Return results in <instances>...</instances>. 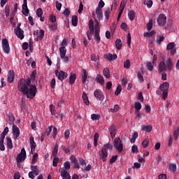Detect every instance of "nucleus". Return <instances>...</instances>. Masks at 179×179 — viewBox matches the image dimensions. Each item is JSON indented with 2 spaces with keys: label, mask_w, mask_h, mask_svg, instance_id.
Wrapping results in <instances>:
<instances>
[{
  "label": "nucleus",
  "mask_w": 179,
  "mask_h": 179,
  "mask_svg": "<svg viewBox=\"0 0 179 179\" xmlns=\"http://www.w3.org/2000/svg\"><path fill=\"white\" fill-rule=\"evenodd\" d=\"M17 89L19 92H22V94H26L27 99H34L37 94V87L31 85V80L22 78L17 83Z\"/></svg>",
  "instance_id": "f257e3e1"
},
{
  "label": "nucleus",
  "mask_w": 179,
  "mask_h": 179,
  "mask_svg": "<svg viewBox=\"0 0 179 179\" xmlns=\"http://www.w3.org/2000/svg\"><path fill=\"white\" fill-rule=\"evenodd\" d=\"M90 30L87 32L88 40H92V36L94 34V40L98 43H100V27H99V22H96L95 24L92 20H90L88 23Z\"/></svg>",
  "instance_id": "f03ea898"
},
{
  "label": "nucleus",
  "mask_w": 179,
  "mask_h": 179,
  "mask_svg": "<svg viewBox=\"0 0 179 179\" xmlns=\"http://www.w3.org/2000/svg\"><path fill=\"white\" fill-rule=\"evenodd\" d=\"M113 150V145L111 144L104 145L101 153V159H102L103 162H106V160H107V157H108V153L107 152V150Z\"/></svg>",
  "instance_id": "7ed1b4c3"
},
{
  "label": "nucleus",
  "mask_w": 179,
  "mask_h": 179,
  "mask_svg": "<svg viewBox=\"0 0 179 179\" xmlns=\"http://www.w3.org/2000/svg\"><path fill=\"white\" fill-rule=\"evenodd\" d=\"M169 87H170V84L168 82H165L160 85L159 89L162 91V99L166 100L167 96H169Z\"/></svg>",
  "instance_id": "20e7f679"
},
{
  "label": "nucleus",
  "mask_w": 179,
  "mask_h": 179,
  "mask_svg": "<svg viewBox=\"0 0 179 179\" xmlns=\"http://www.w3.org/2000/svg\"><path fill=\"white\" fill-rule=\"evenodd\" d=\"M26 150L24 148H22L21 152L17 154L16 157L17 164H19V163H22V162H24V160H26Z\"/></svg>",
  "instance_id": "39448f33"
},
{
  "label": "nucleus",
  "mask_w": 179,
  "mask_h": 179,
  "mask_svg": "<svg viewBox=\"0 0 179 179\" xmlns=\"http://www.w3.org/2000/svg\"><path fill=\"white\" fill-rule=\"evenodd\" d=\"M66 45H68V42L66 41V39L64 38L59 48L60 57H63L64 55H66Z\"/></svg>",
  "instance_id": "423d86ee"
},
{
  "label": "nucleus",
  "mask_w": 179,
  "mask_h": 179,
  "mask_svg": "<svg viewBox=\"0 0 179 179\" xmlns=\"http://www.w3.org/2000/svg\"><path fill=\"white\" fill-rule=\"evenodd\" d=\"M113 146L115 148L117 152H119V153H121L124 149L122 143H121V139L120 138H115Z\"/></svg>",
  "instance_id": "0eeeda50"
},
{
  "label": "nucleus",
  "mask_w": 179,
  "mask_h": 179,
  "mask_svg": "<svg viewBox=\"0 0 179 179\" xmlns=\"http://www.w3.org/2000/svg\"><path fill=\"white\" fill-rule=\"evenodd\" d=\"M2 48L5 54H9L10 52V48L9 47V42H8V39L3 38L1 41Z\"/></svg>",
  "instance_id": "6e6552de"
},
{
  "label": "nucleus",
  "mask_w": 179,
  "mask_h": 179,
  "mask_svg": "<svg viewBox=\"0 0 179 179\" xmlns=\"http://www.w3.org/2000/svg\"><path fill=\"white\" fill-rule=\"evenodd\" d=\"M56 76H57V79L59 80H64V79H66L68 78V73L64 72V71H59L58 70H55V71Z\"/></svg>",
  "instance_id": "1a4fd4ad"
},
{
  "label": "nucleus",
  "mask_w": 179,
  "mask_h": 179,
  "mask_svg": "<svg viewBox=\"0 0 179 179\" xmlns=\"http://www.w3.org/2000/svg\"><path fill=\"white\" fill-rule=\"evenodd\" d=\"M14 33H15V35L20 40H23V38H24V31H23V29H20L19 25L14 29Z\"/></svg>",
  "instance_id": "9d476101"
},
{
  "label": "nucleus",
  "mask_w": 179,
  "mask_h": 179,
  "mask_svg": "<svg viewBox=\"0 0 179 179\" xmlns=\"http://www.w3.org/2000/svg\"><path fill=\"white\" fill-rule=\"evenodd\" d=\"M94 96L99 101H103V100H104V94H103V92L101 91L100 89H96L94 92Z\"/></svg>",
  "instance_id": "9b49d317"
},
{
  "label": "nucleus",
  "mask_w": 179,
  "mask_h": 179,
  "mask_svg": "<svg viewBox=\"0 0 179 179\" xmlns=\"http://www.w3.org/2000/svg\"><path fill=\"white\" fill-rule=\"evenodd\" d=\"M59 173H61V177L62 179H71V175L68 173V171L65 170L64 168L59 169Z\"/></svg>",
  "instance_id": "f8f14e48"
},
{
  "label": "nucleus",
  "mask_w": 179,
  "mask_h": 179,
  "mask_svg": "<svg viewBox=\"0 0 179 179\" xmlns=\"http://www.w3.org/2000/svg\"><path fill=\"white\" fill-rule=\"evenodd\" d=\"M166 17L164 14H160L157 19L159 26H164L166 24Z\"/></svg>",
  "instance_id": "ddd939ff"
},
{
  "label": "nucleus",
  "mask_w": 179,
  "mask_h": 179,
  "mask_svg": "<svg viewBox=\"0 0 179 179\" xmlns=\"http://www.w3.org/2000/svg\"><path fill=\"white\" fill-rule=\"evenodd\" d=\"M13 134L14 139H17L20 135V129L15 124L13 125Z\"/></svg>",
  "instance_id": "4468645a"
},
{
  "label": "nucleus",
  "mask_w": 179,
  "mask_h": 179,
  "mask_svg": "<svg viewBox=\"0 0 179 179\" xmlns=\"http://www.w3.org/2000/svg\"><path fill=\"white\" fill-rule=\"evenodd\" d=\"M13 80H15V71L10 70L8 74L7 82L8 83H13Z\"/></svg>",
  "instance_id": "2eb2a0df"
},
{
  "label": "nucleus",
  "mask_w": 179,
  "mask_h": 179,
  "mask_svg": "<svg viewBox=\"0 0 179 179\" xmlns=\"http://www.w3.org/2000/svg\"><path fill=\"white\" fill-rule=\"evenodd\" d=\"M22 13L24 16H29V8H27V0H23Z\"/></svg>",
  "instance_id": "dca6fc26"
},
{
  "label": "nucleus",
  "mask_w": 179,
  "mask_h": 179,
  "mask_svg": "<svg viewBox=\"0 0 179 179\" xmlns=\"http://www.w3.org/2000/svg\"><path fill=\"white\" fill-rule=\"evenodd\" d=\"M29 143L31 147V153L33 155L36 150V142H34V137L31 136L29 138Z\"/></svg>",
  "instance_id": "f3484780"
},
{
  "label": "nucleus",
  "mask_w": 179,
  "mask_h": 179,
  "mask_svg": "<svg viewBox=\"0 0 179 179\" xmlns=\"http://www.w3.org/2000/svg\"><path fill=\"white\" fill-rule=\"evenodd\" d=\"M104 58L108 59V61H115V59L117 58V56L115 54L108 53L105 55Z\"/></svg>",
  "instance_id": "a211bd4d"
},
{
  "label": "nucleus",
  "mask_w": 179,
  "mask_h": 179,
  "mask_svg": "<svg viewBox=\"0 0 179 179\" xmlns=\"http://www.w3.org/2000/svg\"><path fill=\"white\" fill-rule=\"evenodd\" d=\"M8 132H9V128L6 127L1 134L0 142H3V140L5 139V136H6V135H8Z\"/></svg>",
  "instance_id": "6ab92c4d"
},
{
  "label": "nucleus",
  "mask_w": 179,
  "mask_h": 179,
  "mask_svg": "<svg viewBox=\"0 0 179 179\" xmlns=\"http://www.w3.org/2000/svg\"><path fill=\"white\" fill-rule=\"evenodd\" d=\"M109 132L110 134V136L112 138H115V134H116V128H115V125H112L110 128H109Z\"/></svg>",
  "instance_id": "aec40b11"
},
{
  "label": "nucleus",
  "mask_w": 179,
  "mask_h": 179,
  "mask_svg": "<svg viewBox=\"0 0 179 179\" xmlns=\"http://www.w3.org/2000/svg\"><path fill=\"white\" fill-rule=\"evenodd\" d=\"M96 15L98 20H100L103 17V10L100 8H96Z\"/></svg>",
  "instance_id": "412c9836"
},
{
  "label": "nucleus",
  "mask_w": 179,
  "mask_h": 179,
  "mask_svg": "<svg viewBox=\"0 0 179 179\" xmlns=\"http://www.w3.org/2000/svg\"><path fill=\"white\" fill-rule=\"evenodd\" d=\"M135 16H136V13L134 10H129L128 13V17L131 22H134L135 19Z\"/></svg>",
  "instance_id": "4be33fe9"
},
{
  "label": "nucleus",
  "mask_w": 179,
  "mask_h": 179,
  "mask_svg": "<svg viewBox=\"0 0 179 179\" xmlns=\"http://www.w3.org/2000/svg\"><path fill=\"white\" fill-rule=\"evenodd\" d=\"M31 172L34 173L35 176H38L40 174V171L38 170V166L32 165L31 166Z\"/></svg>",
  "instance_id": "5701e85b"
},
{
  "label": "nucleus",
  "mask_w": 179,
  "mask_h": 179,
  "mask_svg": "<svg viewBox=\"0 0 179 179\" xmlns=\"http://www.w3.org/2000/svg\"><path fill=\"white\" fill-rule=\"evenodd\" d=\"M6 139L7 148L8 149H13V143L12 142V139L9 137H7Z\"/></svg>",
  "instance_id": "b1692460"
},
{
  "label": "nucleus",
  "mask_w": 179,
  "mask_h": 179,
  "mask_svg": "<svg viewBox=\"0 0 179 179\" xmlns=\"http://www.w3.org/2000/svg\"><path fill=\"white\" fill-rule=\"evenodd\" d=\"M159 72H164V71H167V67H166V63L164 62H161L159 66Z\"/></svg>",
  "instance_id": "393cba45"
},
{
  "label": "nucleus",
  "mask_w": 179,
  "mask_h": 179,
  "mask_svg": "<svg viewBox=\"0 0 179 179\" xmlns=\"http://www.w3.org/2000/svg\"><path fill=\"white\" fill-rule=\"evenodd\" d=\"M83 101L85 103L86 106H89L90 104V102L89 101V98L87 97V94L86 92L83 93Z\"/></svg>",
  "instance_id": "a878e982"
},
{
  "label": "nucleus",
  "mask_w": 179,
  "mask_h": 179,
  "mask_svg": "<svg viewBox=\"0 0 179 179\" xmlns=\"http://www.w3.org/2000/svg\"><path fill=\"white\" fill-rule=\"evenodd\" d=\"M141 129H143V131H145V132H151L152 129H153V127L150 125H143L141 126Z\"/></svg>",
  "instance_id": "bb28decb"
},
{
  "label": "nucleus",
  "mask_w": 179,
  "mask_h": 179,
  "mask_svg": "<svg viewBox=\"0 0 179 179\" xmlns=\"http://www.w3.org/2000/svg\"><path fill=\"white\" fill-rule=\"evenodd\" d=\"M96 79L98 83H100V85H104V78H103V76L97 74Z\"/></svg>",
  "instance_id": "cd10ccee"
},
{
  "label": "nucleus",
  "mask_w": 179,
  "mask_h": 179,
  "mask_svg": "<svg viewBox=\"0 0 179 179\" xmlns=\"http://www.w3.org/2000/svg\"><path fill=\"white\" fill-rule=\"evenodd\" d=\"M115 47L117 50H121V48H122V41L120 39H116Z\"/></svg>",
  "instance_id": "c85d7f7f"
},
{
  "label": "nucleus",
  "mask_w": 179,
  "mask_h": 179,
  "mask_svg": "<svg viewBox=\"0 0 179 179\" xmlns=\"http://www.w3.org/2000/svg\"><path fill=\"white\" fill-rule=\"evenodd\" d=\"M103 76L108 79L110 78V69L108 68H105L103 71Z\"/></svg>",
  "instance_id": "c756f323"
},
{
  "label": "nucleus",
  "mask_w": 179,
  "mask_h": 179,
  "mask_svg": "<svg viewBox=\"0 0 179 179\" xmlns=\"http://www.w3.org/2000/svg\"><path fill=\"white\" fill-rule=\"evenodd\" d=\"M75 80H76V74H71L69 76L70 85H73V83H75Z\"/></svg>",
  "instance_id": "7c9ffc66"
},
{
  "label": "nucleus",
  "mask_w": 179,
  "mask_h": 179,
  "mask_svg": "<svg viewBox=\"0 0 179 179\" xmlns=\"http://www.w3.org/2000/svg\"><path fill=\"white\" fill-rule=\"evenodd\" d=\"M163 41H164V36L162 35L157 36V44H158V45H160Z\"/></svg>",
  "instance_id": "2f4dec72"
},
{
  "label": "nucleus",
  "mask_w": 179,
  "mask_h": 179,
  "mask_svg": "<svg viewBox=\"0 0 179 179\" xmlns=\"http://www.w3.org/2000/svg\"><path fill=\"white\" fill-rule=\"evenodd\" d=\"M166 64L168 70L171 71L173 68V62L171 61V59H169L168 60H166Z\"/></svg>",
  "instance_id": "473e14b6"
},
{
  "label": "nucleus",
  "mask_w": 179,
  "mask_h": 179,
  "mask_svg": "<svg viewBox=\"0 0 179 179\" xmlns=\"http://www.w3.org/2000/svg\"><path fill=\"white\" fill-rule=\"evenodd\" d=\"M71 22L73 26L76 27L78 26V16L73 15L71 19Z\"/></svg>",
  "instance_id": "72a5a7b5"
},
{
  "label": "nucleus",
  "mask_w": 179,
  "mask_h": 179,
  "mask_svg": "<svg viewBox=\"0 0 179 179\" xmlns=\"http://www.w3.org/2000/svg\"><path fill=\"white\" fill-rule=\"evenodd\" d=\"M81 79H82V83L85 84L86 80L87 79V73L85 70L83 71V73L82 74Z\"/></svg>",
  "instance_id": "f704fd0d"
},
{
  "label": "nucleus",
  "mask_w": 179,
  "mask_h": 179,
  "mask_svg": "<svg viewBox=\"0 0 179 179\" xmlns=\"http://www.w3.org/2000/svg\"><path fill=\"white\" fill-rule=\"evenodd\" d=\"M174 47H176V43H174V42L169 43L166 47V50L167 51H170L173 50Z\"/></svg>",
  "instance_id": "c9c22d12"
},
{
  "label": "nucleus",
  "mask_w": 179,
  "mask_h": 179,
  "mask_svg": "<svg viewBox=\"0 0 179 179\" xmlns=\"http://www.w3.org/2000/svg\"><path fill=\"white\" fill-rule=\"evenodd\" d=\"M52 155L53 156V157H55L57 156L58 155V145H55L54 148H53V150L52 152Z\"/></svg>",
  "instance_id": "e433bc0d"
},
{
  "label": "nucleus",
  "mask_w": 179,
  "mask_h": 179,
  "mask_svg": "<svg viewBox=\"0 0 179 179\" xmlns=\"http://www.w3.org/2000/svg\"><path fill=\"white\" fill-rule=\"evenodd\" d=\"M100 59V57L98 55L92 54L91 55V61H93L94 62H97Z\"/></svg>",
  "instance_id": "4c0bfd02"
},
{
  "label": "nucleus",
  "mask_w": 179,
  "mask_h": 179,
  "mask_svg": "<svg viewBox=\"0 0 179 179\" xmlns=\"http://www.w3.org/2000/svg\"><path fill=\"white\" fill-rule=\"evenodd\" d=\"M43 38H44V30L41 29L38 33L37 38L38 40H43Z\"/></svg>",
  "instance_id": "58836bf2"
},
{
  "label": "nucleus",
  "mask_w": 179,
  "mask_h": 179,
  "mask_svg": "<svg viewBox=\"0 0 179 179\" xmlns=\"http://www.w3.org/2000/svg\"><path fill=\"white\" fill-rule=\"evenodd\" d=\"M91 120H92V121H97V120H100V115L93 113L91 115Z\"/></svg>",
  "instance_id": "ea45409f"
},
{
  "label": "nucleus",
  "mask_w": 179,
  "mask_h": 179,
  "mask_svg": "<svg viewBox=\"0 0 179 179\" xmlns=\"http://www.w3.org/2000/svg\"><path fill=\"white\" fill-rule=\"evenodd\" d=\"M153 27V20H150L148 23L147 24V29L148 31H150Z\"/></svg>",
  "instance_id": "a19ab883"
},
{
  "label": "nucleus",
  "mask_w": 179,
  "mask_h": 179,
  "mask_svg": "<svg viewBox=\"0 0 179 179\" xmlns=\"http://www.w3.org/2000/svg\"><path fill=\"white\" fill-rule=\"evenodd\" d=\"M134 108L137 111H141V108H142V104L141 102H135Z\"/></svg>",
  "instance_id": "79ce46f5"
},
{
  "label": "nucleus",
  "mask_w": 179,
  "mask_h": 179,
  "mask_svg": "<svg viewBox=\"0 0 179 179\" xmlns=\"http://www.w3.org/2000/svg\"><path fill=\"white\" fill-rule=\"evenodd\" d=\"M64 169L66 170V171H68L71 169V162L69 161H67L64 163Z\"/></svg>",
  "instance_id": "37998d69"
},
{
  "label": "nucleus",
  "mask_w": 179,
  "mask_h": 179,
  "mask_svg": "<svg viewBox=\"0 0 179 179\" xmlns=\"http://www.w3.org/2000/svg\"><path fill=\"white\" fill-rule=\"evenodd\" d=\"M155 34H156V32L155 31H151L150 32L144 33L143 36L144 37H152V36H155Z\"/></svg>",
  "instance_id": "c03bdc74"
},
{
  "label": "nucleus",
  "mask_w": 179,
  "mask_h": 179,
  "mask_svg": "<svg viewBox=\"0 0 179 179\" xmlns=\"http://www.w3.org/2000/svg\"><path fill=\"white\" fill-rule=\"evenodd\" d=\"M124 67L126 69H129L131 68V62L129 61V59H127L124 62Z\"/></svg>",
  "instance_id": "a18cd8bd"
},
{
  "label": "nucleus",
  "mask_w": 179,
  "mask_h": 179,
  "mask_svg": "<svg viewBox=\"0 0 179 179\" xmlns=\"http://www.w3.org/2000/svg\"><path fill=\"white\" fill-rule=\"evenodd\" d=\"M120 110V106L118 104H116L114 106L113 108L109 109L110 113H117Z\"/></svg>",
  "instance_id": "49530a36"
},
{
  "label": "nucleus",
  "mask_w": 179,
  "mask_h": 179,
  "mask_svg": "<svg viewBox=\"0 0 179 179\" xmlns=\"http://www.w3.org/2000/svg\"><path fill=\"white\" fill-rule=\"evenodd\" d=\"M52 166L53 167H57L58 166V162H59V158L58 157H53Z\"/></svg>",
  "instance_id": "de8ad7c7"
},
{
  "label": "nucleus",
  "mask_w": 179,
  "mask_h": 179,
  "mask_svg": "<svg viewBox=\"0 0 179 179\" xmlns=\"http://www.w3.org/2000/svg\"><path fill=\"white\" fill-rule=\"evenodd\" d=\"M144 5H146V6L149 8L153 5V1L151 0H145L144 1Z\"/></svg>",
  "instance_id": "09e8293b"
},
{
  "label": "nucleus",
  "mask_w": 179,
  "mask_h": 179,
  "mask_svg": "<svg viewBox=\"0 0 179 179\" xmlns=\"http://www.w3.org/2000/svg\"><path fill=\"white\" fill-rule=\"evenodd\" d=\"M122 90V87H121V85H118L117 87V90L115 92V96H118V94H120V93H121Z\"/></svg>",
  "instance_id": "8fccbe9b"
},
{
  "label": "nucleus",
  "mask_w": 179,
  "mask_h": 179,
  "mask_svg": "<svg viewBox=\"0 0 179 179\" xmlns=\"http://www.w3.org/2000/svg\"><path fill=\"white\" fill-rule=\"evenodd\" d=\"M38 159V154L37 153L34 154L32 157V164H36V163H37Z\"/></svg>",
  "instance_id": "3c124183"
},
{
  "label": "nucleus",
  "mask_w": 179,
  "mask_h": 179,
  "mask_svg": "<svg viewBox=\"0 0 179 179\" xmlns=\"http://www.w3.org/2000/svg\"><path fill=\"white\" fill-rule=\"evenodd\" d=\"M146 66H147V69H148V71H153V64H152V62H147Z\"/></svg>",
  "instance_id": "603ef678"
},
{
  "label": "nucleus",
  "mask_w": 179,
  "mask_h": 179,
  "mask_svg": "<svg viewBox=\"0 0 179 179\" xmlns=\"http://www.w3.org/2000/svg\"><path fill=\"white\" fill-rule=\"evenodd\" d=\"M169 170L174 173L177 170V165L171 164L169 165Z\"/></svg>",
  "instance_id": "864d4df0"
},
{
  "label": "nucleus",
  "mask_w": 179,
  "mask_h": 179,
  "mask_svg": "<svg viewBox=\"0 0 179 179\" xmlns=\"http://www.w3.org/2000/svg\"><path fill=\"white\" fill-rule=\"evenodd\" d=\"M49 107H50V110L52 115H55V106H54V105L52 104H50Z\"/></svg>",
  "instance_id": "5fc2aeb1"
},
{
  "label": "nucleus",
  "mask_w": 179,
  "mask_h": 179,
  "mask_svg": "<svg viewBox=\"0 0 179 179\" xmlns=\"http://www.w3.org/2000/svg\"><path fill=\"white\" fill-rule=\"evenodd\" d=\"M120 27L124 31H127V30H128V25L125 22H122L120 25Z\"/></svg>",
  "instance_id": "6e6d98bb"
},
{
  "label": "nucleus",
  "mask_w": 179,
  "mask_h": 179,
  "mask_svg": "<svg viewBox=\"0 0 179 179\" xmlns=\"http://www.w3.org/2000/svg\"><path fill=\"white\" fill-rule=\"evenodd\" d=\"M63 61V62H64V64H68V62H69V57H68V56H66V55H64V57H60Z\"/></svg>",
  "instance_id": "4d7b16f0"
},
{
  "label": "nucleus",
  "mask_w": 179,
  "mask_h": 179,
  "mask_svg": "<svg viewBox=\"0 0 179 179\" xmlns=\"http://www.w3.org/2000/svg\"><path fill=\"white\" fill-rule=\"evenodd\" d=\"M105 17L107 19V20H108V19L110 18V8H108L106 11H105Z\"/></svg>",
  "instance_id": "13d9d810"
},
{
  "label": "nucleus",
  "mask_w": 179,
  "mask_h": 179,
  "mask_svg": "<svg viewBox=\"0 0 179 179\" xmlns=\"http://www.w3.org/2000/svg\"><path fill=\"white\" fill-rule=\"evenodd\" d=\"M36 15H37L38 17H41V16H43V9L38 8L36 10Z\"/></svg>",
  "instance_id": "bf43d9fd"
},
{
  "label": "nucleus",
  "mask_w": 179,
  "mask_h": 179,
  "mask_svg": "<svg viewBox=\"0 0 179 179\" xmlns=\"http://www.w3.org/2000/svg\"><path fill=\"white\" fill-rule=\"evenodd\" d=\"M71 135V131L69 129H67L64 132V138L65 139H69V136Z\"/></svg>",
  "instance_id": "052dcab7"
},
{
  "label": "nucleus",
  "mask_w": 179,
  "mask_h": 179,
  "mask_svg": "<svg viewBox=\"0 0 179 179\" xmlns=\"http://www.w3.org/2000/svg\"><path fill=\"white\" fill-rule=\"evenodd\" d=\"M117 159H118V155L112 156V157L110 158V164L114 163L115 162L117 161Z\"/></svg>",
  "instance_id": "680f3d73"
},
{
  "label": "nucleus",
  "mask_w": 179,
  "mask_h": 179,
  "mask_svg": "<svg viewBox=\"0 0 179 179\" xmlns=\"http://www.w3.org/2000/svg\"><path fill=\"white\" fill-rule=\"evenodd\" d=\"M131 152L133 153H138L139 150H138V146L137 145H133L131 147Z\"/></svg>",
  "instance_id": "e2e57ef3"
},
{
  "label": "nucleus",
  "mask_w": 179,
  "mask_h": 179,
  "mask_svg": "<svg viewBox=\"0 0 179 179\" xmlns=\"http://www.w3.org/2000/svg\"><path fill=\"white\" fill-rule=\"evenodd\" d=\"M10 12V9L9 8V6H6V7H5V13H6V17L9 16Z\"/></svg>",
  "instance_id": "0e129e2a"
},
{
  "label": "nucleus",
  "mask_w": 179,
  "mask_h": 179,
  "mask_svg": "<svg viewBox=\"0 0 179 179\" xmlns=\"http://www.w3.org/2000/svg\"><path fill=\"white\" fill-rule=\"evenodd\" d=\"M62 8V3H59V1H56V9L57 10H61V8Z\"/></svg>",
  "instance_id": "69168bd1"
},
{
  "label": "nucleus",
  "mask_w": 179,
  "mask_h": 179,
  "mask_svg": "<svg viewBox=\"0 0 179 179\" xmlns=\"http://www.w3.org/2000/svg\"><path fill=\"white\" fill-rule=\"evenodd\" d=\"M149 145V140H144L143 142H142V146L143 148H147L148 145Z\"/></svg>",
  "instance_id": "338daca9"
},
{
  "label": "nucleus",
  "mask_w": 179,
  "mask_h": 179,
  "mask_svg": "<svg viewBox=\"0 0 179 179\" xmlns=\"http://www.w3.org/2000/svg\"><path fill=\"white\" fill-rule=\"evenodd\" d=\"M117 27V22H113L112 25L110 26V31H114Z\"/></svg>",
  "instance_id": "774afa93"
}]
</instances>
